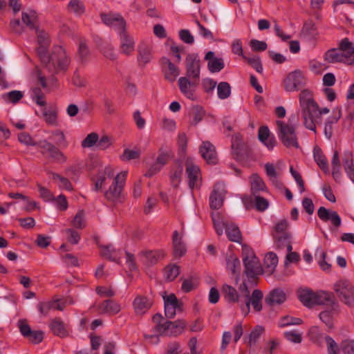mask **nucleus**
<instances>
[{
  "instance_id": "obj_1",
  "label": "nucleus",
  "mask_w": 354,
  "mask_h": 354,
  "mask_svg": "<svg viewBox=\"0 0 354 354\" xmlns=\"http://www.w3.org/2000/svg\"><path fill=\"white\" fill-rule=\"evenodd\" d=\"M37 36L39 48L37 53L45 68L51 73H57L62 71H66L70 63L66 50L62 46H56L50 56L47 53V49L50 45V39L48 33L42 30H35Z\"/></svg>"
},
{
  "instance_id": "obj_2",
  "label": "nucleus",
  "mask_w": 354,
  "mask_h": 354,
  "mask_svg": "<svg viewBox=\"0 0 354 354\" xmlns=\"http://www.w3.org/2000/svg\"><path fill=\"white\" fill-rule=\"evenodd\" d=\"M299 103L302 108L304 126L311 131H315L313 118L318 113V105L313 100L312 92L308 89L301 91L299 94Z\"/></svg>"
},
{
  "instance_id": "obj_3",
  "label": "nucleus",
  "mask_w": 354,
  "mask_h": 354,
  "mask_svg": "<svg viewBox=\"0 0 354 354\" xmlns=\"http://www.w3.org/2000/svg\"><path fill=\"white\" fill-rule=\"evenodd\" d=\"M295 119L296 117L292 115L288 119V123H285L280 120L276 122L278 137L283 145L288 148L299 147L295 127L292 124Z\"/></svg>"
},
{
  "instance_id": "obj_4",
  "label": "nucleus",
  "mask_w": 354,
  "mask_h": 354,
  "mask_svg": "<svg viewBox=\"0 0 354 354\" xmlns=\"http://www.w3.org/2000/svg\"><path fill=\"white\" fill-rule=\"evenodd\" d=\"M162 319V316L159 314H156L153 317V321L157 323L153 328V333H157L162 336L173 337H176L183 333L186 326L184 321L178 319L174 322L166 321L160 323L159 320Z\"/></svg>"
},
{
  "instance_id": "obj_5",
  "label": "nucleus",
  "mask_w": 354,
  "mask_h": 354,
  "mask_svg": "<svg viewBox=\"0 0 354 354\" xmlns=\"http://www.w3.org/2000/svg\"><path fill=\"white\" fill-rule=\"evenodd\" d=\"M127 171H121L111 180L108 189L104 192V196L108 201L117 203L120 201L122 193L126 183Z\"/></svg>"
},
{
  "instance_id": "obj_6",
  "label": "nucleus",
  "mask_w": 354,
  "mask_h": 354,
  "mask_svg": "<svg viewBox=\"0 0 354 354\" xmlns=\"http://www.w3.org/2000/svg\"><path fill=\"white\" fill-rule=\"evenodd\" d=\"M243 261L245 267V273L248 277L256 278L263 272L259 260L254 251L248 248L243 250Z\"/></svg>"
},
{
  "instance_id": "obj_7",
  "label": "nucleus",
  "mask_w": 354,
  "mask_h": 354,
  "mask_svg": "<svg viewBox=\"0 0 354 354\" xmlns=\"http://www.w3.org/2000/svg\"><path fill=\"white\" fill-rule=\"evenodd\" d=\"M334 290L345 304L354 306V286L347 280H339L334 285Z\"/></svg>"
},
{
  "instance_id": "obj_8",
  "label": "nucleus",
  "mask_w": 354,
  "mask_h": 354,
  "mask_svg": "<svg viewBox=\"0 0 354 354\" xmlns=\"http://www.w3.org/2000/svg\"><path fill=\"white\" fill-rule=\"evenodd\" d=\"M306 84V77L300 70H295L288 74L283 81V86L287 92L297 91Z\"/></svg>"
},
{
  "instance_id": "obj_9",
  "label": "nucleus",
  "mask_w": 354,
  "mask_h": 354,
  "mask_svg": "<svg viewBox=\"0 0 354 354\" xmlns=\"http://www.w3.org/2000/svg\"><path fill=\"white\" fill-rule=\"evenodd\" d=\"M115 176V169L111 166H107L103 170L98 171L95 176L92 178L94 185L93 190L95 192L101 191L106 185L110 182L111 183Z\"/></svg>"
},
{
  "instance_id": "obj_10",
  "label": "nucleus",
  "mask_w": 354,
  "mask_h": 354,
  "mask_svg": "<svg viewBox=\"0 0 354 354\" xmlns=\"http://www.w3.org/2000/svg\"><path fill=\"white\" fill-rule=\"evenodd\" d=\"M186 76L188 79L199 82L201 73V62L197 55H188L185 60Z\"/></svg>"
},
{
  "instance_id": "obj_11",
  "label": "nucleus",
  "mask_w": 354,
  "mask_h": 354,
  "mask_svg": "<svg viewBox=\"0 0 354 354\" xmlns=\"http://www.w3.org/2000/svg\"><path fill=\"white\" fill-rule=\"evenodd\" d=\"M199 82L181 77L178 80V84L181 93L187 98L194 101L197 99L196 94Z\"/></svg>"
},
{
  "instance_id": "obj_12",
  "label": "nucleus",
  "mask_w": 354,
  "mask_h": 354,
  "mask_svg": "<svg viewBox=\"0 0 354 354\" xmlns=\"http://www.w3.org/2000/svg\"><path fill=\"white\" fill-rule=\"evenodd\" d=\"M140 261L146 266H151L156 264L159 260L165 257V252L162 250H142L139 252Z\"/></svg>"
},
{
  "instance_id": "obj_13",
  "label": "nucleus",
  "mask_w": 354,
  "mask_h": 354,
  "mask_svg": "<svg viewBox=\"0 0 354 354\" xmlns=\"http://www.w3.org/2000/svg\"><path fill=\"white\" fill-rule=\"evenodd\" d=\"M226 194V189L224 183L218 182L213 187L209 196V205L214 209H219L223 203Z\"/></svg>"
},
{
  "instance_id": "obj_14",
  "label": "nucleus",
  "mask_w": 354,
  "mask_h": 354,
  "mask_svg": "<svg viewBox=\"0 0 354 354\" xmlns=\"http://www.w3.org/2000/svg\"><path fill=\"white\" fill-rule=\"evenodd\" d=\"M186 165V174L189 188L191 189L199 188L201 185V176L198 166L194 165L189 160H187Z\"/></svg>"
},
{
  "instance_id": "obj_15",
  "label": "nucleus",
  "mask_w": 354,
  "mask_h": 354,
  "mask_svg": "<svg viewBox=\"0 0 354 354\" xmlns=\"http://www.w3.org/2000/svg\"><path fill=\"white\" fill-rule=\"evenodd\" d=\"M324 59L329 63L343 62L350 65L354 63L353 55H348L336 48L328 50L324 55Z\"/></svg>"
},
{
  "instance_id": "obj_16",
  "label": "nucleus",
  "mask_w": 354,
  "mask_h": 354,
  "mask_svg": "<svg viewBox=\"0 0 354 354\" xmlns=\"http://www.w3.org/2000/svg\"><path fill=\"white\" fill-rule=\"evenodd\" d=\"M19 328L24 337L33 344L40 343L44 338V333L41 330H32L30 326L24 320L18 322Z\"/></svg>"
},
{
  "instance_id": "obj_17",
  "label": "nucleus",
  "mask_w": 354,
  "mask_h": 354,
  "mask_svg": "<svg viewBox=\"0 0 354 354\" xmlns=\"http://www.w3.org/2000/svg\"><path fill=\"white\" fill-rule=\"evenodd\" d=\"M262 299L263 292L260 290H254L252 295L244 301L245 305L241 307L243 313L248 315L250 312V305L252 306L256 312L261 311L262 309Z\"/></svg>"
},
{
  "instance_id": "obj_18",
  "label": "nucleus",
  "mask_w": 354,
  "mask_h": 354,
  "mask_svg": "<svg viewBox=\"0 0 354 354\" xmlns=\"http://www.w3.org/2000/svg\"><path fill=\"white\" fill-rule=\"evenodd\" d=\"M120 37V48L121 53L125 55H130L135 50V41L133 38L129 35L125 28L118 32Z\"/></svg>"
},
{
  "instance_id": "obj_19",
  "label": "nucleus",
  "mask_w": 354,
  "mask_h": 354,
  "mask_svg": "<svg viewBox=\"0 0 354 354\" xmlns=\"http://www.w3.org/2000/svg\"><path fill=\"white\" fill-rule=\"evenodd\" d=\"M38 146L44 150V151H42L43 153L44 152L48 153L49 156L55 161L64 162L66 160L63 153L52 143L46 140H41L38 142Z\"/></svg>"
},
{
  "instance_id": "obj_20",
  "label": "nucleus",
  "mask_w": 354,
  "mask_h": 354,
  "mask_svg": "<svg viewBox=\"0 0 354 354\" xmlns=\"http://www.w3.org/2000/svg\"><path fill=\"white\" fill-rule=\"evenodd\" d=\"M319 218L324 222L330 221L337 229L342 224V219L337 212L320 207L317 211Z\"/></svg>"
},
{
  "instance_id": "obj_21",
  "label": "nucleus",
  "mask_w": 354,
  "mask_h": 354,
  "mask_svg": "<svg viewBox=\"0 0 354 354\" xmlns=\"http://www.w3.org/2000/svg\"><path fill=\"white\" fill-rule=\"evenodd\" d=\"M102 21L107 26L113 27L117 32L125 28L126 23L119 14H101Z\"/></svg>"
},
{
  "instance_id": "obj_22",
  "label": "nucleus",
  "mask_w": 354,
  "mask_h": 354,
  "mask_svg": "<svg viewBox=\"0 0 354 354\" xmlns=\"http://www.w3.org/2000/svg\"><path fill=\"white\" fill-rule=\"evenodd\" d=\"M161 62L165 78L170 82H174L180 74L178 67L167 57L162 58Z\"/></svg>"
},
{
  "instance_id": "obj_23",
  "label": "nucleus",
  "mask_w": 354,
  "mask_h": 354,
  "mask_svg": "<svg viewBox=\"0 0 354 354\" xmlns=\"http://www.w3.org/2000/svg\"><path fill=\"white\" fill-rule=\"evenodd\" d=\"M200 153L208 164L214 165L217 162L215 147L208 141L203 142L199 148Z\"/></svg>"
},
{
  "instance_id": "obj_24",
  "label": "nucleus",
  "mask_w": 354,
  "mask_h": 354,
  "mask_svg": "<svg viewBox=\"0 0 354 354\" xmlns=\"http://www.w3.org/2000/svg\"><path fill=\"white\" fill-rule=\"evenodd\" d=\"M165 303V313L167 318L171 319L176 314V310L179 308V303L174 294L163 296Z\"/></svg>"
},
{
  "instance_id": "obj_25",
  "label": "nucleus",
  "mask_w": 354,
  "mask_h": 354,
  "mask_svg": "<svg viewBox=\"0 0 354 354\" xmlns=\"http://www.w3.org/2000/svg\"><path fill=\"white\" fill-rule=\"evenodd\" d=\"M97 308L100 313L108 314L109 315H116L122 309L120 304L113 299L103 301Z\"/></svg>"
},
{
  "instance_id": "obj_26",
  "label": "nucleus",
  "mask_w": 354,
  "mask_h": 354,
  "mask_svg": "<svg viewBox=\"0 0 354 354\" xmlns=\"http://www.w3.org/2000/svg\"><path fill=\"white\" fill-rule=\"evenodd\" d=\"M259 140L269 149L272 150L276 146L277 140L273 135H271L268 127L262 126L258 131Z\"/></svg>"
},
{
  "instance_id": "obj_27",
  "label": "nucleus",
  "mask_w": 354,
  "mask_h": 354,
  "mask_svg": "<svg viewBox=\"0 0 354 354\" xmlns=\"http://www.w3.org/2000/svg\"><path fill=\"white\" fill-rule=\"evenodd\" d=\"M226 266L227 270L235 276L236 281L237 282L239 279L241 270V263L239 258L232 252L227 253L226 257Z\"/></svg>"
},
{
  "instance_id": "obj_28",
  "label": "nucleus",
  "mask_w": 354,
  "mask_h": 354,
  "mask_svg": "<svg viewBox=\"0 0 354 354\" xmlns=\"http://www.w3.org/2000/svg\"><path fill=\"white\" fill-rule=\"evenodd\" d=\"M133 306L136 315H143L151 306L149 299L142 295H138L133 302Z\"/></svg>"
},
{
  "instance_id": "obj_29",
  "label": "nucleus",
  "mask_w": 354,
  "mask_h": 354,
  "mask_svg": "<svg viewBox=\"0 0 354 354\" xmlns=\"http://www.w3.org/2000/svg\"><path fill=\"white\" fill-rule=\"evenodd\" d=\"M205 59L208 61L207 66L211 73L220 72L224 68L223 59L214 57V53L212 51H209L206 53Z\"/></svg>"
},
{
  "instance_id": "obj_30",
  "label": "nucleus",
  "mask_w": 354,
  "mask_h": 354,
  "mask_svg": "<svg viewBox=\"0 0 354 354\" xmlns=\"http://www.w3.org/2000/svg\"><path fill=\"white\" fill-rule=\"evenodd\" d=\"M173 248L174 254L176 258H180L184 256L187 252L185 244L183 241V238L179 236L177 231L173 234Z\"/></svg>"
},
{
  "instance_id": "obj_31",
  "label": "nucleus",
  "mask_w": 354,
  "mask_h": 354,
  "mask_svg": "<svg viewBox=\"0 0 354 354\" xmlns=\"http://www.w3.org/2000/svg\"><path fill=\"white\" fill-rule=\"evenodd\" d=\"M38 16L32 10H28L21 13V21L24 24L30 29L36 30L37 28Z\"/></svg>"
},
{
  "instance_id": "obj_32",
  "label": "nucleus",
  "mask_w": 354,
  "mask_h": 354,
  "mask_svg": "<svg viewBox=\"0 0 354 354\" xmlns=\"http://www.w3.org/2000/svg\"><path fill=\"white\" fill-rule=\"evenodd\" d=\"M50 328L53 333L60 337H65L68 335L66 324L64 323L60 318L53 319L50 324Z\"/></svg>"
},
{
  "instance_id": "obj_33",
  "label": "nucleus",
  "mask_w": 354,
  "mask_h": 354,
  "mask_svg": "<svg viewBox=\"0 0 354 354\" xmlns=\"http://www.w3.org/2000/svg\"><path fill=\"white\" fill-rule=\"evenodd\" d=\"M286 299V296L283 290L277 288L273 290L266 297V302L270 305L281 304Z\"/></svg>"
},
{
  "instance_id": "obj_34",
  "label": "nucleus",
  "mask_w": 354,
  "mask_h": 354,
  "mask_svg": "<svg viewBox=\"0 0 354 354\" xmlns=\"http://www.w3.org/2000/svg\"><path fill=\"white\" fill-rule=\"evenodd\" d=\"M315 292L310 289H301L298 292L299 301L307 307L315 305Z\"/></svg>"
},
{
  "instance_id": "obj_35",
  "label": "nucleus",
  "mask_w": 354,
  "mask_h": 354,
  "mask_svg": "<svg viewBox=\"0 0 354 354\" xmlns=\"http://www.w3.org/2000/svg\"><path fill=\"white\" fill-rule=\"evenodd\" d=\"M343 165L345 172L348 178L354 183V163L353 153L347 151L344 154Z\"/></svg>"
},
{
  "instance_id": "obj_36",
  "label": "nucleus",
  "mask_w": 354,
  "mask_h": 354,
  "mask_svg": "<svg viewBox=\"0 0 354 354\" xmlns=\"http://www.w3.org/2000/svg\"><path fill=\"white\" fill-rule=\"evenodd\" d=\"M278 264V257L277 254L272 252H268L264 258V270L263 272L268 274H272Z\"/></svg>"
},
{
  "instance_id": "obj_37",
  "label": "nucleus",
  "mask_w": 354,
  "mask_h": 354,
  "mask_svg": "<svg viewBox=\"0 0 354 354\" xmlns=\"http://www.w3.org/2000/svg\"><path fill=\"white\" fill-rule=\"evenodd\" d=\"M250 183L251 186V192L254 196H255L259 192H263L266 189V186L263 179L256 174H254L250 176Z\"/></svg>"
},
{
  "instance_id": "obj_38",
  "label": "nucleus",
  "mask_w": 354,
  "mask_h": 354,
  "mask_svg": "<svg viewBox=\"0 0 354 354\" xmlns=\"http://www.w3.org/2000/svg\"><path fill=\"white\" fill-rule=\"evenodd\" d=\"M313 156L315 161L317 162L319 168L325 173H328V166L327 160L324 155L321 149L315 147L313 149Z\"/></svg>"
},
{
  "instance_id": "obj_39",
  "label": "nucleus",
  "mask_w": 354,
  "mask_h": 354,
  "mask_svg": "<svg viewBox=\"0 0 354 354\" xmlns=\"http://www.w3.org/2000/svg\"><path fill=\"white\" fill-rule=\"evenodd\" d=\"M290 238V234L273 235L276 247L279 249L286 248L288 252H290L292 250Z\"/></svg>"
},
{
  "instance_id": "obj_40",
  "label": "nucleus",
  "mask_w": 354,
  "mask_h": 354,
  "mask_svg": "<svg viewBox=\"0 0 354 354\" xmlns=\"http://www.w3.org/2000/svg\"><path fill=\"white\" fill-rule=\"evenodd\" d=\"M226 234L230 241L239 243L241 241V233L239 227L233 223L226 225Z\"/></svg>"
},
{
  "instance_id": "obj_41",
  "label": "nucleus",
  "mask_w": 354,
  "mask_h": 354,
  "mask_svg": "<svg viewBox=\"0 0 354 354\" xmlns=\"http://www.w3.org/2000/svg\"><path fill=\"white\" fill-rule=\"evenodd\" d=\"M223 294L225 299L229 302H237L239 301V295L235 288L225 284L223 286Z\"/></svg>"
},
{
  "instance_id": "obj_42",
  "label": "nucleus",
  "mask_w": 354,
  "mask_h": 354,
  "mask_svg": "<svg viewBox=\"0 0 354 354\" xmlns=\"http://www.w3.org/2000/svg\"><path fill=\"white\" fill-rule=\"evenodd\" d=\"M100 253L102 257L110 261L119 262V252L115 250L112 245L102 246Z\"/></svg>"
},
{
  "instance_id": "obj_43",
  "label": "nucleus",
  "mask_w": 354,
  "mask_h": 354,
  "mask_svg": "<svg viewBox=\"0 0 354 354\" xmlns=\"http://www.w3.org/2000/svg\"><path fill=\"white\" fill-rule=\"evenodd\" d=\"M331 165L333 169V176L337 180L339 179L342 176L341 165L339 158V153L337 151H335L333 153V156L331 160Z\"/></svg>"
},
{
  "instance_id": "obj_44",
  "label": "nucleus",
  "mask_w": 354,
  "mask_h": 354,
  "mask_svg": "<svg viewBox=\"0 0 354 354\" xmlns=\"http://www.w3.org/2000/svg\"><path fill=\"white\" fill-rule=\"evenodd\" d=\"M341 117V111L337 110L333 111V116L329 118L325 124L324 133L325 136L330 138L333 134V124L337 122Z\"/></svg>"
},
{
  "instance_id": "obj_45",
  "label": "nucleus",
  "mask_w": 354,
  "mask_h": 354,
  "mask_svg": "<svg viewBox=\"0 0 354 354\" xmlns=\"http://www.w3.org/2000/svg\"><path fill=\"white\" fill-rule=\"evenodd\" d=\"M315 297V305H328L333 303L331 295L327 292H317Z\"/></svg>"
},
{
  "instance_id": "obj_46",
  "label": "nucleus",
  "mask_w": 354,
  "mask_h": 354,
  "mask_svg": "<svg viewBox=\"0 0 354 354\" xmlns=\"http://www.w3.org/2000/svg\"><path fill=\"white\" fill-rule=\"evenodd\" d=\"M198 285V279L196 276H189L183 281L181 289L185 292H189Z\"/></svg>"
},
{
  "instance_id": "obj_47",
  "label": "nucleus",
  "mask_w": 354,
  "mask_h": 354,
  "mask_svg": "<svg viewBox=\"0 0 354 354\" xmlns=\"http://www.w3.org/2000/svg\"><path fill=\"white\" fill-rule=\"evenodd\" d=\"M265 332V328L262 326H256L251 331L248 337V344L250 346L255 345L261 336Z\"/></svg>"
},
{
  "instance_id": "obj_48",
  "label": "nucleus",
  "mask_w": 354,
  "mask_h": 354,
  "mask_svg": "<svg viewBox=\"0 0 354 354\" xmlns=\"http://www.w3.org/2000/svg\"><path fill=\"white\" fill-rule=\"evenodd\" d=\"M90 56L89 49L84 41H80L79 44L77 57L82 64L88 62Z\"/></svg>"
},
{
  "instance_id": "obj_49",
  "label": "nucleus",
  "mask_w": 354,
  "mask_h": 354,
  "mask_svg": "<svg viewBox=\"0 0 354 354\" xmlns=\"http://www.w3.org/2000/svg\"><path fill=\"white\" fill-rule=\"evenodd\" d=\"M218 97L221 100L228 98L231 95V86L226 82H221L217 86Z\"/></svg>"
},
{
  "instance_id": "obj_50",
  "label": "nucleus",
  "mask_w": 354,
  "mask_h": 354,
  "mask_svg": "<svg viewBox=\"0 0 354 354\" xmlns=\"http://www.w3.org/2000/svg\"><path fill=\"white\" fill-rule=\"evenodd\" d=\"M68 9L71 12L76 15H81L85 11V7L80 0H71L68 5Z\"/></svg>"
},
{
  "instance_id": "obj_51",
  "label": "nucleus",
  "mask_w": 354,
  "mask_h": 354,
  "mask_svg": "<svg viewBox=\"0 0 354 354\" xmlns=\"http://www.w3.org/2000/svg\"><path fill=\"white\" fill-rule=\"evenodd\" d=\"M180 274V268L176 265L168 266L165 268L164 274L165 279L171 281L174 280Z\"/></svg>"
},
{
  "instance_id": "obj_52",
  "label": "nucleus",
  "mask_w": 354,
  "mask_h": 354,
  "mask_svg": "<svg viewBox=\"0 0 354 354\" xmlns=\"http://www.w3.org/2000/svg\"><path fill=\"white\" fill-rule=\"evenodd\" d=\"M50 138L54 140L59 147L66 148L68 145L64 133L59 130L53 131Z\"/></svg>"
},
{
  "instance_id": "obj_53",
  "label": "nucleus",
  "mask_w": 354,
  "mask_h": 354,
  "mask_svg": "<svg viewBox=\"0 0 354 354\" xmlns=\"http://www.w3.org/2000/svg\"><path fill=\"white\" fill-rule=\"evenodd\" d=\"M288 227V223L286 219H281L279 221L274 227L272 236L277 234H278L279 236L283 234H290L288 232H286Z\"/></svg>"
},
{
  "instance_id": "obj_54",
  "label": "nucleus",
  "mask_w": 354,
  "mask_h": 354,
  "mask_svg": "<svg viewBox=\"0 0 354 354\" xmlns=\"http://www.w3.org/2000/svg\"><path fill=\"white\" fill-rule=\"evenodd\" d=\"M328 354H339V348L337 342L330 336H325Z\"/></svg>"
},
{
  "instance_id": "obj_55",
  "label": "nucleus",
  "mask_w": 354,
  "mask_h": 354,
  "mask_svg": "<svg viewBox=\"0 0 354 354\" xmlns=\"http://www.w3.org/2000/svg\"><path fill=\"white\" fill-rule=\"evenodd\" d=\"M98 135L96 133H91L82 142V147L84 148H90L96 145H97Z\"/></svg>"
},
{
  "instance_id": "obj_56",
  "label": "nucleus",
  "mask_w": 354,
  "mask_h": 354,
  "mask_svg": "<svg viewBox=\"0 0 354 354\" xmlns=\"http://www.w3.org/2000/svg\"><path fill=\"white\" fill-rule=\"evenodd\" d=\"M302 323L300 318L293 317L290 316L283 317L278 323L279 327H286L290 325H299Z\"/></svg>"
},
{
  "instance_id": "obj_57",
  "label": "nucleus",
  "mask_w": 354,
  "mask_h": 354,
  "mask_svg": "<svg viewBox=\"0 0 354 354\" xmlns=\"http://www.w3.org/2000/svg\"><path fill=\"white\" fill-rule=\"evenodd\" d=\"M32 99L39 106H44L46 104L43 92L39 88H34L31 91Z\"/></svg>"
},
{
  "instance_id": "obj_58",
  "label": "nucleus",
  "mask_w": 354,
  "mask_h": 354,
  "mask_svg": "<svg viewBox=\"0 0 354 354\" xmlns=\"http://www.w3.org/2000/svg\"><path fill=\"white\" fill-rule=\"evenodd\" d=\"M53 180L57 183L60 188L65 189L66 190H72L73 187L68 179L62 177L59 174H53Z\"/></svg>"
},
{
  "instance_id": "obj_59",
  "label": "nucleus",
  "mask_w": 354,
  "mask_h": 354,
  "mask_svg": "<svg viewBox=\"0 0 354 354\" xmlns=\"http://www.w3.org/2000/svg\"><path fill=\"white\" fill-rule=\"evenodd\" d=\"M183 171V166L179 165L177 168L171 172L170 179L174 187H177L180 183Z\"/></svg>"
},
{
  "instance_id": "obj_60",
  "label": "nucleus",
  "mask_w": 354,
  "mask_h": 354,
  "mask_svg": "<svg viewBox=\"0 0 354 354\" xmlns=\"http://www.w3.org/2000/svg\"><path fill=\"white\" fill-rule=\"evenodd\" d=\"M152 55L149 48H145L139 50L138 62L142 65H146L151 59Z\"/></svg>"
},
{
  "instance_id": "obj_61",
  "label": "nucleus",
  "mask_w": 354,
  "mask_h": 354,
  "mask_svg": "<svg viewBox=\"0 0 354 354\" xmlns=\"http://www.w3.org/2000/svg\"><path fill=\"white\" fill-rule=\"evenodd\" d=\"M101 51L104 56L110 60L113 61L117 58V54L115 53L113 47L109 44H104Z\"/></svg>"
},
{
  "instance_id": "obj_62",
  "label": "nucleus",
  "mask_w": 354,
  "mask_h": 354,
  "mask_svg": "<svg viewBox=\"0 0 354 354\" xmlns=\"http://www.w3.org/2000/svg\"><path fill=\"white\" fill-rule=\"evenodd\" d=\"M245 59L253 68H254L257 71V72L262 73L263 66L259 57L254 56L252 57H247V59Z\"/></svg>"
},
{
  "instance_id": "obj_63",
  "label": "nucleus",
  "mask_w": 354,
  "mask_h": 354,
  "mask_svg": "<svg viewBox=\"0 0 354 354\" xmlns=\"http://www.w3.org/2000/svg\"><path fill=\"white\" fill-rule=\"evenodd\" d=\"M55 304V301H48L46 302H40L37 306V309L39 311L46 315L48 313L50 310H54V305Z\"/></svg>"
},
{
  "instance_id": "obj_64",
  "label": "nucleus",
  "mask_w": 354,
  "mask_h": 354,
  "mask_svg": "<svg viewBox=\"0 0 354 354\" xmlns=\"http://www.w3.org/2000/svg\"><path fill=\"white\" fill-rule=\"evenodd\" d=\"M344 354H354V341L344 340L341 344Z\"/></svg>"
}]
</instances>
